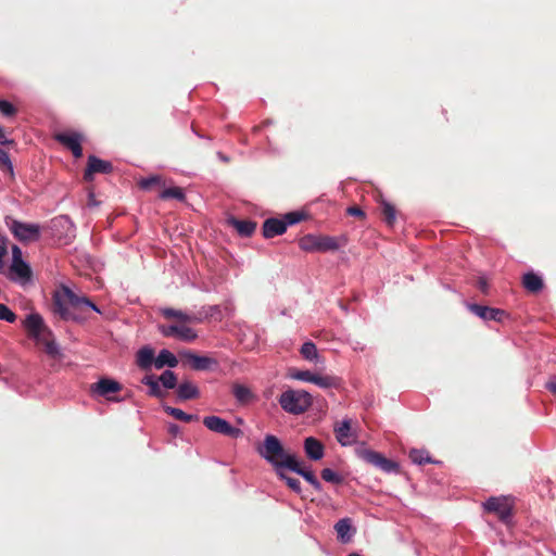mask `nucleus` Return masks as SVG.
Returning <instances> with one entry per match:
<instances>
[{
	"label": "nucleus",
	"mask_w": 556,
	"mask_h": 556,
	"mask_svg": "<svg viewBox=\"0 0 556 556\" xmlns=\"http://www.w3.org/2000/svg\"><path fill=\"white\" fill-rule=\"evenodd\" d=\"M53 313L64 321L83 323L84 318L72 311L81 305L89 307L93 312L101 314V309L89 298L76 294L70 287L62 286L60 291H55L52 298Z\"/></svg>",
	"instance_id": "1"
},
{
	"label": "nucleus",
	"mask_w": 556,
	"mask_h": 556,
	"mask_svg": "<svg viewBox=\"0 0 556 556\" xmlns=\"http://www.w3.org/2000/svg\"><path fill=\"white\" fill-rule=\"evenodd\" d=\"M12 260H18V261H22V250L17 247V245H13L12 248Z\"/></svg>",
	"instance_id": "50"
},
{
	"label": "nucleus",
	"mask_w": 556,
	"mask_h": 556,
	"mask_svg": "<svg viewBox=\"0 0 556 556\" xmlns=\"http://www.w3.org/2000/svg\"><path fill=\"white\" fill-rule=\"evenodd\" d=\"M0 320L13 324L16 320V314L8 305L0 303Z\"/></svg>",
	"instance_id": "44"
},
{
	"label": "nucleus",
	"mask_w": 556,
	"mask_h": 556,
	"mask_svg": "<svg viewBox=\"0 0 556 556\" xmlns=\"http://www.w3.org/2000/svg\"><path fill=\"white\" fill-rule=\"evenodd\" d=\"M356 454L361 459L379 468L386 473H397L400 471L399 463L384 457L383 454L379 452L366 448L364 444L356 448Z\"/></svg>",
	"instance_id": "6"
},
{
	"label": "nucleus",
	"mask_w": 556,
	"mask_h": 556,
	"mask_svg": "<svg viewBox=\"0 0 556 556\" xmlns=\"http://www.w3.org/2000/svg\"><path fill=\"white\" fill-rule=\"evenodd\" d=\"M13 141L12 140H9L4 132H3V129L2 127L0 126V146H7V144H10L12 143Z\"/></svg>",
	"instance_id": "53"
},
{
	"label": "nucleus",
	"mask_w": 556,
	"mask_h": 556,
	"mask_svg": "<svg viewBox=\"0 0 556 556\" xmlns=\"http://www.w3.org/2000/svg\"><path fill=\"white\" fill-rule=\"evenodd\" d=\"M315 375L316 374L312 372L311 370L294 369L289 372V377L291 379L303 381V382H311V383H313V381L315 379Z\"/></svg>",
	"instance_id": "39"
},
{
	"label": "nucleus",
	"mask_w": 556,
	"mask_h": 556,
	"mask_svg": "<svg viewBox=\"0 0 556 556\" xmlns=\"http://www.w3.org/2000/svg\"><path fill=\"white\" fill-rule=\"evenodd\" d=\"M232 394L239 402H247L251 396V390L243 384H235L232 388Z\"/></svg>",
	"instance_id": "40"
},
{
	"label": "nucleus",
	"mask_w": 556,
	"mask_h": 556,
	"mask_svg": "<svg viewBox=\"0 0 556 556\" xmlns=\"http://www.w3.org/2000/svg\"><path fill=\"white\" fill-rule=\"evenodd\" d=\"M5 224L16 240L22 243L35 242L40 239L41 227L36 223H25L11 217L5 218Z\"/></svg>",
	"instance_id": "4"
},
{
	"label": "nucleus",
	"mask_w": 556,
	"mask_h": 556,
	"mask_svg": "<svg viewBox=\"0 0 556 556\" xmlns=\"http://www.w3.org/2000/svg\"><path fill=\"white\" fill-rule=\"evenodd\" d=\"M0 162L7 165L11 170L13 168L10 155L7 151L0 148Z\"/></svg>",
	"instance_id": "48"
},
{
	"label": "nucleus",
	"mask_w": 556,
	"mask_h": 556,
	"mask_svg": "<svg viewBox=\"0 0 556 556\" xmlns=\"http://www.w3.org/2000/svg\"><path fill=\"white\" fill-rule=\"evenodd\" d=\"M299 247L305 252H330L340 249V244L336 237L305 235L299 241Z\"/></svg>",
	"instance_id": "5"
},
{
	"label": "nucleus",
	"mask_w": 556,
	"mask_h": 556,
	"mask_svg": "<svg viewBox=\"0 0 556 556\" xmlns=\"http://www.w3.org/2000/svg\"><path fill=\"white\" fill-rule=\"evenodd\" d=\"M381 212L383 214L384 223L388 226L392 227L396 219V210H395L394 205L391 204L390 202L383 200L381 202Z\"/></svg>",
	"instance_id": "34"
},
{
	"label": "nucleus",
	"mask_w": 556,
	"mask_h": 556,
	"mask_svg": "<svg viewBox=\"0 0 556 556\" xmlns=\"http://www.w3.org/2000/svg\"><path fill=\"white\" fill-rule=\"evenodd\" d=\"M300 353L306 361L318 362L319 359L317 348L312 341L304 342L301 346Z\"/></svg>",
	"instance_id": "32"
},
{
	"label": "nucleus",
	"mask_w": 556,
	"mask_h": 556,
	"mask_svg": "<svg viewBox=\"0 0 556 556\" xmlns=\"http://www.w3.org/2000/svg\"><path fill=\"white\" fill-rule=\"evenodd\" d=\"M225 311L228 313V315H230L232 313V311L227 306L225 307Z\"/></svg>",
	"instance_id": "59"
},
{
	"label": "nucleus",
	"mask_w": 556,
	"mask_h": 556,
	"mask_svg": "<svg viewBox=\"0 0 556 556\" xmlns=\"http://www.w3.org/2000/svg\"><path fill=\"white\" fill-rule=\"evenodd\" d=\"M177 401L184 402L188 400L198 399L200 396V390L199 388L192 383L191 381H182L177 387Z\"/></svg>",
	"instance_id": "21"
},
{
	"label": "nucleus",
	"mask_w": 556,
	"mask_h": 556,
	"mask_svg": "<svg viewBox=\"0 0 556 556\" xmlns=\"http://www.w3.org/2000/svg\"><path fill=\"white\" fill-rule=\"evenodd\" d=\"M409 457L412 462L416 465H425V464H437L438 462L433 460L429 454L424 450L413 448L409 453Z\"/></svg>",
	"instance_id": "35"
},
{
	"label": "nucleus",
	"mask_w": 556,
	"mask_h": 556,
	"mask_svg": "<svg viewBox=\"0 0 556 556\" xmlns=\"http://www.w3.org/2000/svg\"><path fill=\"white\" fill-rule=\"evenodd\" d=\"M287 465H289V471L301 476L308 483L316 479L314 472L309 468L303 467L296 457L293 459V462H288Z\"/></svg>",
	"instance_id": "27"
},
{
	"label": "nucleus",
	"mask_w": 556,
	"mask_h": 556,
	"mask_svg": "<svg viewBox=\"0 0 556 556\" xmlns=\"http://www.w3.org/2000/svg\"><path fill=\"white\" fill-rule=\"evenodd\" d=\"M217 157L222 161V162H229V157L227 155H225L223 152H217Z\"/></svg>",
	"instance_id": "57"
},
{
	"label": "nucleus",
	"mask_w": 556,
	"mask_h": 556,
	"mask_svg": "<svg viewBox=\"0 0 556 556\" xmlns=\"http://www.w3.org/2000/svg\"><path fill=\"white\" fill-rule=\"evenodd\" d=\"M178 365V358L169 350L163 349L155 357L154 367L162 369L164 367L175 368Z\"/></svg>",
	"instance_id": "23"
},
{
	"label": "nucleus",
	"mask_w": 556,
	"mask_h": 556,
	"mask_svg": "<svg viewBox=\"0 0 556 556\" xmlns=\"http://www.w3.org/2000/svg\"><path fill=\"white\" fill-rule=\"evenodd\" d=\"M51 336L45 334L41 337V342H38L39 344H42L45 348V352L53 357V358H61L62 351L59 345V343L54 340V338H50Z\"/></svg>",
	"instance_id": "29"
},
{
	"label": "nucleus",
	"mask_w": 556,
	"mask_h": 556,
	"mask_svg": "<svg viewBox=\"0 0 556 556\" xmlns=\"http://www.w3.org/2000/svg\"><path fill=\"white\" fill-rule=\"evenodd\" d=\"M71 151L75 157H80L83 155L81 144L77 146L76 148H72Z\"/></svg>",
	"instance_id": "56"
},
{
	"label": "nucleus",
	"mask_w": 556,
	"mask_h": 556,
	"mask_svg": "<svg viewBox=\"0 0 556 556\" xmlns=\"http://www.w3.org/2000/svg\"><path fill=\"white\" fill-rule=\"evenodd\" d=\"M159 331L166 338L176 337L184 342H192L198 338L197 331L185 325H161Z\"/></svg>",
	"instance_id": "11"
},
{
	"label": "nucleus",
	"mask_w": 556,
	"mask_h": 556,
	"mask_svg": "<svg viewBox=\"0 0 556 556\" xmlns=\"http://www.w3.org/2000/svg\"><path fill=\"white\" fill-rule=\"evenodd\" d=\"M258 455L271 465L274 471L288 468V462H293L295 455L285 451L281 441L274 434H266L262 445L257 447Z\"/></svg>",
	"instance_id": "2"
},
{
	"label": "nucleus",
	"mask_w": 556,
	"mask_h": 556,
	"mask_svg": "<svg viewBox=\"0 0 556 556\" xmlns=\"http://www.w3.org/2000/svg\"><path fill=\"white\" fill-rule=\"evenodd\" d=\"M231 225L241 237L245 238L251 237L256 229V223L250 219H231Z\"/></svg>",
	"instance_id": "25"
},
{
	"label": "nucleus",
	"mask_w": 556,
	"mask_h": 556,
	"mask_svg": "<svg viewBox=\"0 0 556 556\" xmlns=\"http://www.w3.org/2000/svg\"><path fill=\"white\" fill-rule=\"evenodd\" d=\"M207 318H213L216 321L223 319V309L220 305H207L206 306Z\"/></svg>",
	"instance_id": "45"
},
{
	"label": "nucleus",
	"mask_w": 556,
	"mask_h": 556,
	"mask_svg": "<svg viewBox=\"0 0 556 556\" xmlns=\"http://www.w3.org/2000/svg\"><path fill=\"white\" fill-rule=\"evenodd\" d=\"M122 390V384L116 380L110 378H102L98 382L91 384L90 392L93 395L103 396L109 401L119 402L117 397H111V393H116Z\"/></svg>",
	"instance_id": "12"
},
{
	"label": "nucleus",
	"mask_w": 556,
	"mask_h": 556,
	"mask_svg": "<svg viewBox=\"0 0 556 556\" xmlns=\"http://www.w3.org/2000/svg\"><path fill=\"white\" fill-rule=\"evenodd\" d=\"M113 170L111 162L99 159L96 155L88 156V165L84 174V178L88 181L92 179L94 173L110 174Z\"/></svg>",
	"instance_id": "15"
},
{
	"label": "nucleus",
	"mask_w": 556,
	"mask_h": 556,
	"mask_svg": "<svg viewBox=\"0 0 556 556\" xmlns=\"http://www.w3.org/2000/svg\"><path fill=\"white\" fill-rule=\"evenodd\" d=\"M286 227L295 225L305 218V214L299 211H293L285 214L282 217Z\"/></svg>",
	"instance_id": "42"
},
{
	"label": "nucleus",
	"mask_w": 556,
	"mask_h": 556,
	"mask_svg": "<svg viewBox=\"0 0 556 556\" xmlns=\"http://www.w3.org/2000/svg\"><path fill=\"white\" fill-rule=\"evenodd\" d=\"M53 236L62 243L70 244L76 237V227L67 215H60L51 220Z\"/></svg>",
	"instance_id": "7"
},
{
	"label": "nucleus",
	"mask_w": 556,
	"mask_h": 556,
	"mask_svg": "<svg viewBox=\"0 0 556 556\" xmlns=\"http://www.w3.org/2000/svg\"><path fill=\"white\" fill-rule=\"evenodd\" d=\"M333 431H334L337 441L342 446H349L355 441V435L351 431L350 419H343L340 424H338L334 427Z\"/></svg>",
	"instance_id": "19"
},
{
	"label": "nucleus",
	"mask_w": 556,
	"mask_h": 556,
	"mask_svg": "<svg viewBox=\"0 0 556 556\" xmlns=\"http://www.w3.org/2000/svg\"><path fill=\"white\" fill-rule=\"evenodd\" d=\"M137 365L139 368L149 370L154 366L155 356L152 348L146 345L137 352Z\"/></svg>",
	"instance_id": "22"
},
{
	"label": "nucleus",
	"mask_w": 556,
	"mask_h": 556,
	"mask_svg": "<svg viewBox=\"0 0 556 556\" xmlns=\"http://www.w3.org/2000/svg\"><path fill=\"white\" fill-rule=\"evenodd\" d=\"M9 279L20 285H26L30 282L31 269L29 264L24 260H12V264L9 270Z\"/></svg>",
	"instance_id": "14"
},
{
	"label": "nucleus",
	"mask_w": 556,
	"mask_h": 556,
	"mask_svg": "<svg viewBox=\"0 0 556 556\" xmlns=\"http://www.w3.org/2000/svg\"><path fill=\"white\" fill-rule=\"evenodd\" d=\"M56 140L71 150L80 144L81 136L78 132H63L56 136Z\"/></svg>",
	"instance_id": "31"
},
{
	"label": "nucleus",
	"mask_w": 556,
	"mask_h": 556,
	"mask_svg": "<svg viewBox=\"0 0 556 556\" xmlns=\"http://www.w3.org/2000/svg\"><path fill=\"white\" fill-rule=\"evenodd\" d=\"M159 198L162 200L175 199L179 202H184L186 200V194L180 187H169L164 189Z\"/></svg>",
	"instance_id": "33"
},
{
	"label": "nucleus",
	"mask_w": 556,
	"mask_h": 556,
	"mask_svg": "<svg viewBox=\"0 0 556 556\" xmlns=\"http://www.w3.org/2000/svg\"><path fill=\"white\" fill-rule=\"evenodd\" d=\"M303 448L307 458L314 462L320 460L325 455L324 444L314 437L304 439Z\"/></svg>",
	"instance_id": "18"
},
{
	"label": "nucleus",
	"mask_w": 556,
	"mask_h": 556,
	"mask_svg": "<svg viewBox=\"0 0 556 556\" xmlns=\"http://www.w3.org/2000/svg\"><path fill=\"white\" fill-rule=\"evenodd\" d=\"M160 312L165 318H176L184 323H190V315L182 311L172 307H163L160 309Z\"/></svg>",
	"instance_id": "38"
},
{
	"label": "nucleus",
	"mask_w": 556,
	"mask_h": 556,
	"mask_svg": "<svg viewBox=\"0 0 556 556\" xmlns=\"http://www.w3.org/2000/svg\"><path fill=\"white\" fill-rule=\"evenodd\" d=\"M203 425L215 433L224 434L232 439H238L242 435L240 428L233 427L229 421L219 416L204 417Z\"/></svg>",
	"instance_id": "9"
},
{
	"label": "nucleus",
	"mask_w": 556,
	"mask_h": 556,
	"mask_svg": "<svg viewBox=\"0 0 556 556\" xmlns=\"http://www.w3.org/2000/svg\"><path fill=\"white\" fill-rule=\"evenodd\" d=\"M159 381L165 389H174L177 387V376L176 374L170 370L166 369L164 370L159 377Z\"/></svg>",
	"instance_id": "37"
},
{
	"label": "nucleus",
	"mask_w": 556,
	"mask_h": 556,
	"mask_svg": "<svg viewBox=\"0 0 556 556\" xmlns=\"http://www.w3.org/2000/svg\"><path fill=\"white\" fill-rule=\"evenodd\" d=\"M320 476L326 482H329L332 484H341V483H343V480H344L340 473L333 471L330 468H324L320 472Z\"/></svg>",
	"instance_id": "41"
},
{
	"label": "nucleus",
	"mask_w": 556,
	"mask_h": 556,
	"mask_svg": "<svg viewBox=\"0 0 556 556\" xmlns=\"http://www.w3.org/2000/svg\"><path fill=\"white\" fill-rule=\"evenodd\" d=\"M162 408L169 416H173L174 418H176L178 420H181V421H185V422H190V421H194V420L199 419L198 415L187 414L182 409L176 408V407H172V406H169L167 404H163Z\"/></svg>",
	"instance_id": "30"
},
{
	"label": "nucleus",
	"mask_w": 556,
	"mask_h": 556,
	"mask_svg": "<svg viewBox=\"0 0 556 556\" xmlns=\"http://www.w3.org/2000/svg\"><path fill=\"white\" fill-rule=\"evenodd\" d=\"M5 254V250L3 247L0 245V269L3 267V261L2 257Z\"/></svg>",
	"instance_id": "58"
},
{
	"label": "nucleus",
	"mask_w": 556,
	"mask_h": 556,
	"mask_svg": "<svg viewBox=\"0 0 556 556\" xmlns=\"http://www.w3.org/2000/svg\"><path fill=\"white\" fill-rule=\"evenodd\" d=\"M314 384L318 386L321 389H330L339 387L340 380L333 376H319L315 375V379L313 381Z\"/></svg>",
	"instance_id": "36"
},
{
	"label": "nucleus",
	"mask_w": 556,
	"mask_h": 556,
	"mask_svg": "<svg viewBox=\"0 0 556 556\" xmlns=\"http://www.w3.org/2000/svg\"><path fill=\"white\" fill-rule=\"evenodd\" d=\"M168 432L172 435L176 437L180 432V427L178 425L172 422L168 425Z\"/></svg>",
	"instance_id": "52"
},
{
	"label": "nucleus",
	"mask_w": 556,
	"mask_h": 556,
	"mask_svg": "<svg viewBox=\"0 0 556 556\" xmlns=\"http://www.w3.org/2000/svg\"><path fill=\"white\" fill-rule=\"evenodd\" d=\"M313 489L317 492H321L323 491V484L320 483V481L316 478L314 481H312L309 483Z\"/></svg>",
	"instance_id": "55"
},
{
	"label": "nucleus",
	"mask_w": 556,
	"mask_h": 556,
	"mask_svg": "<svg viewBox=\"0 0 556 556\" xmlns=\"http://www.w3.org/2000/svg\"><path fill=\"white\" fill-rule=\"evenodd\" d=\"M163 182L162 177L160 175H152L149 177L141 178L138 182L140 189L150 190L154 185H161Z\"/></svg>",
	"instance_id": "43"
},
{
	"label": "nucleus",
	"mask_w": 556,
	"mask_h": 556,
	"mask_svg": "<svg viewBox=\"0 0 556 556\" xmlns=\"http://www.w3.org/2000/svg\"><path fill=\"white\" fill-rule=\"evenodd\" d=\"M185 356L188 358L193 370H208L217 366V361L208 356L197 355L192 352L185 353Z\"/></svg>",
	"instance_id": "20"
},
{
	"label": "nucleus",
	"mask_w": 556,
	"mask_h": 556,
	"mask_svg": "<svg viewBox=\"0 0 556 556\" xmlns=\"http://www.w3.org/2000/svg\"><path fill=\"white\" fill-rule=\"evenodd\" d=\"M334 530L338 541L342 544L350 543L356 533V528L353 527L352 520L348 517L338 520Z\"/></svg>",
	"instance_id": "16"
},
{
	"label": "nucleus",
	"mask_w": 556,
	"mask_h": 556,
	"mask_svg": "<svg viewBox=\"0 0 556 556\" xmlns=\"http://www.w3.org/2000/svg\"><path fill=\"white\" fill-rule=\"evenodd\" d=\"M142 384L149 387L148 394L152 397L162 399L164 397L165 393L161 389L160 384L161 382L159 379L153 375L144 376L141 380Z\"/></svg>",
	"instance_id": "26"
},
{
	"label": "nucleus",
	"mask_w": 556,
	"mask_h": 556,
	"mask_svg": "<svg viewBox=\"0 0 556 556\" xmlns=\"http://www.w3.org/2000/svg\"><path fill=\"white\" fill-rule=\"evenodd\" d=\"M286 231L287 227L282 218L269 217L263 223L262 226V233L266 239H271L276 236L283 235Z\"/></svg>",
	"instance_id": "17"
},
{
	"label": "nucleus",
	"mask_w": 556,
	"mask_h": 556,
	"mask_svg": "<svg viewBox=\"0 0 556 556\" xmlns=\"http://www.w3.org/2000/svg\"><path fill=\"white\" fill-rule=\"evenodd\" d=\"M282 410L290 415H301L313 404V396L302 389H287L278 397Z\"/></svg>",
	"instance_id": "3"
},
{
	"label": "nucleus",
	"mask_w": 556,
	"mask_h": 556,
	"mask_svg": "<svg viewBox=\"0 0 556 556\" xmlns=\"http://www.w3.org/2000/svg\"><path fill=\"white\" fill-rule=\"evenodd\" d=\"M484 510L494 513L498 519L508 525L513 517V505L507 496H491L483 503Z\"/></svg>",
	"instance_id": "8"
},
{
	"label": "nucleus",
	"mask_w": 556,
	"mask_h": 556,
	"mask_svg": "<svg viewBox=\"0 0 556 556\" xmlns=\"http://www.w3.org/2000/svg\"><path fill=\"white\" fill-rule=\"evenodd\" d=\"M348 213L352 216H364L365 215V213L359 207H355V206L349 207Z\"/></svg>",
	"instance_id": "51"
},
{
	"label": "nucleus",
	"mask_w": 556,
	"mask_h": 556,
	"mask_svg": "<svg viewBox=\"0 0 556 556\" xmlns=\"http://www.w3.org/2000/svg\"><path fill=\"white\" fill-rule=\"evenodd\" d=\"M287 470H289V469L281 468V469L276 470L275 473L278 477V479L283 481L291 491H293L295 494L300 495L302 493V486H301L300 480L296 478L290 477L287 473Z\"/></svg>",
	"instance_id": "28"
},
{
	"label": "nucleus",
	"mask_w": 556,
	"mask_h": 556,
	"mask_svg": "<svg viewBox=\"0 0 556 556\" xmlns=\"http://www.w3.org/2000/svg\"><path fill=\"white\" fill-rule=\"evenodd\" d=\"M190 315V323H202L204 320H207V313H206V306H202L197 313L189 314Z\"/></svg>",
	"instance_id": "47"
},
{
	"label": "nucleus",
	"mask_w": 556,
	"mask_h": 556,
	"mask_svg": "<svg viewBox=\"0 0 556 556\" xmlns=\"http://www.w3.org/2000/svg\"><path fill=\"white\" fill-rule=\"evenodd\" d=\"M24 326L28 330L29 337L37 342H41V337L45 334L52 336V332L46 328L43 318L38 313L27 315Z\"/></svg>",
	"instance_id": "13"
},
{
	"label": "nucleus",
	"mask_w": 556,
	"mask_h": 556,
	"mask_svg": "<svg viewBox=\"0 0 556 556\" xmlns=\"http://www.w3.org/2000/svg\"><path fill=\"white\" fill-rule=\"evenodd\" d=\"M16 112L15 106L8 100H0V113L7 117L13 116Z\"/></svg>",
	"instance_id": "46"
},
{
	"label": "nucleus",
	"mask_w": 556,
	"mask_h": 556,
	"mask_svg": "<svg viewBox=\"0 0 556 556\" xmlns=\"http://www.w3.org/2000/svg\"><path fill=\"white\" fill-rule=\"evenodd\" d=\"M545 388H546L549 392H552V393L556 394V379H554V380H551V381L546 382Z\"/></svg>",
	"instance_id": "54"
},
{
	"label": "nucleus",
	"mask_w": 556,
	"mask_h": 556,
	"mask_svg": "<svg viewBox=\"0 0 556 556\" xmlns=\"http://www.w3.org/2000/svg\"><path fill=\"white\" fill-rule=\"evenodd\" d=\"M269 124H270V122H269V121H266V122L264 123V125H265V126H266V125H269Z\"/></svg>",
	"instance_id": "60"
},
{
	"label": "nucleus",
	"mask_w": 556,
	"mask_h": 556,
	"mask_svg": "<svg viewBox=\"0 0 556 556\" xmlns=\"http://www.w3.org/2000/svg\"><path fill=\"white\" fill-rule=\"evenodd\" d=\"M522 286L526 290L531 293H539L544 287V282L541 276L529 271L522 277Z\"/></svg>",
	"instance_id": "24"
},
{
	"label": "nucleus",
	"mask_w": 556,
	"mask_h": 556,
	"mask_svg": "<svg viewBox=\"0 0 556 556\" xmlns=\"http://www.w3.org/2000/svg\"><path fill=\"white\" fill-rule=\"evenodd\" d=\"M467 308L476 316L484 321H497L503 323L504 318L507 317V313L504 309L480 305L476 303H467Z\"/></svg>",
	"instance_id": "10"
},
{
	"label": "nucleus",
	"mask_w": 556,
	"mask_h": 556,
	"mask_svg": "<svg viewBox=\"0 0 556 556\" xmlns=\"http://www.w3.org/2000/svg\"><path fill=\"white\" fill-rule=\"evenodd\" d=\"M477 287L483 294L489 293V283L485 277H479L477 281Z\"/></svg>",
	"instance_id": "49"
}]
</instances>
